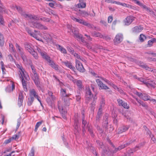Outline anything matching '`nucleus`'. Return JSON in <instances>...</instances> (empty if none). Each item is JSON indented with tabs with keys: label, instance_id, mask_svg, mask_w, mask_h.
Segmentation results:
<instances>
[{
	"label": "nucleus",
	"instance_id": "nucleus-39",
	"mask_svg": "<svg viewBox=\"0 0 156 156\" xmlns=\"http://www.w3.org/2000/svg\"><path fill=\"white\" fill-rule=\"evenodd\" d=\"M30 53L32 55L34 56V57L36 59H37L38 58V56L37 53L35 52L34 49H33L31 52H30Z\"/></svg>",
	"mask_w": 156,
	"mask_h": 156
},
{
	"label": "nucleus",
	"instance_id": "nucleus-31",
	"mask_svg": "<svg viewBox=\"0 0 156 156\" xmlns=\"http://www.w3.org/2000/svg\"><path fill=\"white\" fill-rule=\"evenodd\" d=\"M56 46L57 49L59 50L62 53L64 54L67 53L66 50L58 44H56Z\"/></svg>",
	"mask_w": 156,
	"mask_h": 156
},
{
	"label": "nucleus",
	"instance_id": "nucleus-9",
	"mask_svg": "<svg viewBox=\"0 0 156 156\" xmlns=\"http://www.w3.org/2000/svg\"><path fill=\"white\" fill-rule=\"evenodd\" d=\"M96 81L99 86L100 89L107 90L109 89V87L106 85L103 84L99 79H96Z\"/></svg>",
	"mask_w": 156,
	"mask_h": 156
},
{
	"label": "nucleus",
	"instance_id": "nucleus-14",
	"mask_svg": "<svg viewBox=\"0 0 156 156\" xmlns=\"http://www.w3.org/2000/svg\"><path fill=\"white\" fill-rule=\"evenodd\" d=\"M102 109H101V108H99L96 117L95 122L94 123H99L100 119L102 116Z\"/></svg>",
	"mask_w": 156,
	"mask_h": 156
},
{
	"label": "nucleus",
	"instance_id": "nucleus-34",
	"mask_svg": "<svg viewBox=\"0 0 156 156\" xmlns=\"http://www.w3.org/2000/svg\"><path fill=\"white\" fill-rule=\"evenodd\" d=\"M65 65L69 68L72 69L73 70L74 69V67H73L71 63L69 62L66 61L63 62Z\"/></svg>",
	"mask_w": 156,
	"mask_h": 156
},
{
	"label": "nucleus",
	"instance_id": "nucleus-41",
	"mask_svg": "<svg viewBox=\"0 0 156 156\" xmlns=\"http://www.w3.org/2000/svg\"><path fill=\"white\" fill-rule=\"evenodd\" d=\"M34 100V98H29L28 99L27 105L29 106H30L32 104Z\"/></svg>",
	"mask_w": 156,
	"mask_h": 156
},
{
	"label": "nucleus",
	"instance_id": "nucleus-29",
	"mask_svg": "<svg viewBox=\"0 0 156 156\" xmlns=\"http://www.w3.org/2000/svg\"><path fill=\"white\" fill-rule=\"evenodd\" d=\"M30 96V98H36L38 95L35 89H33L30 90L29 91Z\"/></svg>",
	"mask_w": 156,
	"mask_h": 156
},
{
	"label": "nucleus",
	"instance_id": "nucleus-62",
	"mask_svg": "<svg viewBox=\"0 0 156 156\" xmlns=\"http://www.w3.org/2000/svg\"><path fill=\"white\" fill-rule=\"evenodd\" d=\"M34 149L33 147H32L31 149V152L29 154V156H34Z\"/></svg>",
	"mask_w": 156,
	"mask_h": 156
},
{
	"label": "nucleus",
	"instance_id": "nucleus-49",
	"mask_svg": "<svg viewBox=\"0 0 156 156\" xmlns=\"http://www.w3.org/2000/svg\"><path fill=\"white\" fill-rule=\"evenodd\" d=\"M75 37L76 38L80 39L81 38H82V35L81 34H80L78 32H77L76 33H75L74 34Z\"/></svg>",
	"mask_w": 156,
	"mask_h": 156
},
{
	"label": "nucleus",
	"instance_id": "nucleus-18",
	"mask_svg": "<svg viewBox=\"0 0 156 156\" xmlns=\"http://www.w3.org/2000/svg\"><path fill=\"white\" fill-rule=\"evenodd\" d=\"M135 18L132 16L127 17L124 20L125 24L128 25H129L134 20Z\"/></svg>",
	"mask_w": 156,
	"mask_h": 156
},
{
	"label": "nucleus",
	"instance_id": "nucleus-43",
	"mask_svg": "<svg viewBox=\"0 0 156 156\" xmlns=\"http://www.w3.org/2000/svg\"><path fill=\"white\" fill-rule=\"evenodd\" d=\"M20 136V132L18 133L17 134H15L11 138L12 140H17L19 138Z\"/></svg>",
	"mask_w": 156,
	"mask_h": 156
},
{
	"label": "nucleus",
	"instance_id": "nucleus-42",
	"mask_svg": "<svg viewBox=\"0 0 156 156\" xmlns=\"http://www.w3.org/2000/svg\"><path fill=\"white\" fill-rule=\"evenodd\" d=\"M79 2L80 3L78 5L79 7L83 8L86 7V4L85 2Z\"/></svg>",
	"mask_w": 156,
	"mask_h": 156
},
{
	"label": "nucleus",
	"instance_id": "nucleus-33",
	"mask_svg": "<svg viewBox=\"0 0 156 156\" xmlns=\"http://www.w3.org/2000/svg\"><path fill=\"white\" fill-rule=\"evenodd\" d=\"M70 100H71V99L69 97L62 99L64 101L63 104L66 106H68L69 105Z\"/></svg>",
	"mask_w": 156,
	"mask_h": 156
},
{
	"label": "nucleus",
	"instance_id": "nucleus-17",
	"mask_svg": "<svg viewBox=\"0 0 156 156\" xmlns=\"http://www.w3.org/2000/svg\"><path fill=\"white\" fill-rule=\"evenodd\" d=\"M129 127L127 126H122L119 127L118 130V133L120 134L127 130Z\"/></svg>",
	"mask_w": 156,
	"mask_h": 156
},
{
	"label": "nucleus",
	"instance_id": "nucleus-11",
	"mask_svg": "<svg viewBox=\"0 0 156 156\" xmlns=\"http://www.w3.org/2000/svg\"><path fill=\"white\" fill-rule=\"evenodd\" d=\"M76 68L80 72H83L85 71V69L82 64L78 60H76Z\"/></svg>",
	"mask_w": 156,
	"mask_h": 156
},
{
	"label": "nucleus",
	"instance_id": "nucleus-25",
	"mask_svg": "<svg viewBox=\"0 0 156 156\" xmlns=\"http://www.w3.org/2000/svg\"><path fill=\"white\" fill-rule=\"evenodd\" d=\"M61 105V101H58V108L61 114H66L67 113V112L65 109H64L63 107H61L60 105Z\"/></svg>",
	"mask_w": 156,
	"mask_h": 156
},
{
	"label": "nucleus",
	"instance_id": "nucleus-64",
	"mask_svg": "<svg viewBox=\"0 0 156 156\" xmlns=\"http://www.w3.org/2000/svg\"><path fill=\"white\" fill-rule=\"evenodd\" d=\"M144 128H145V129L146 131H147V133L150 136L151 134H152L151 132V131L147 128V127L146 126H144Z\"/></svg>",
	"mask_w": 156,
	"mask_h": 156
},
{
	"label": "nucleus",
	"instance_id": "nucleus-44",
	"mask_svg": "<svg viewBox=\"0 0 156 156\" xmlns=\"http://www.w3.org/2000/svg\"><path fill=\"white\" fill-rule=\"evenodd\" d=\"M50 20L51 19L50 18L44 17H41L40 18V20H42L45 22H50Z\"/></svg>",
	"mask_w": 156,
	"mask_h": 156
},
{
	"label": "nucleus",
	"instance_id": "nucleus-7",
	"mask_svg": "<svg viewBox=\"0 0 156 156\" xmlns=\"http://www.w3.org/2000/svg\"><path fill=\"white\" fill-rule=\"evenodd\" d=\"M92 35L94 37H99L100 38L105 39H110V38L107 36L102 35L99 32L95 31H92L91 32Z\"/></svg>",
	"mask_w": 156,
	"mask_h": 156
},
{
	"label": "nucleus",
	"instance_id": "nucleus-21",
	"mask_svg": "<svg viewBox=\"0 0 156 156\" xmlns=\"http://www.w3.org/2000/svg\"><path fill=\"white\" fill-rule=\"evenodd\" d=\"M143 27L141 26H136L132 29V32L133 33H138L143 30Z\"/></svg>",
	"mask_w": 156,
	"mask_h": 156
},
{
	"label": "nucleus",
	"instance_id": "nucleus-40",
	"mask_svg": "<svg viewBox=\"0 0 156 156\" xmlns=\"http://www.w3.org/2000/svg\"><path fill=\"white\" fill-rule=\"evenodd\" d=\"M105 105V101L103 98H102L101 99L100 103V106L99 108H101L102 110V108L104 107Z\"/></svg>",
	"mask_w": 156,
	"mask_h": 156
},
{
	"label": "nucleus",
	"instance_id": "nucleus-54",
	"mask_svg": "<svg viewBox=\"0 0 156 156\" xmlns=\"http://www.w3.org/2000/svg\"><path fill=\"white\" fill-rule=\"evenodd\" d=\"M133 153L131 149L128 151L126 152V156H130Z\"/></svg>",
	"mask_w": 156,
	"mask_h": 156
},
{
	"label": "nucleus",
	"instance_id": "nucleus-45",
	"mask_svg": "<svg viewBox=\"0 0 156 156\" xmlns=\"http://www.w3.org/2000/svg\"><path fill=\"white\" fill-rule=\"evenodd\" d=\"M45 11L46 13H48V14L51 15V14H53L54 15H56L55 12L52 10L51 9H49V10H45Z\"/></svg>",
	"mask_w": 156,
	"mask_h": 156
},
{
	"label": "nucleus",
	"instance_id": "nucleus-50",
	"mask_svg": "<svg viewBox=\"0 0 156 156\" xmlns=\"http://www.w3.org/2000/svg\"><path fill=\"white\" fill-rule=\"evenodd\" d=\"M139 62L140 63L139 65H140V66L142 67L143 68H145L146 70H147L149 67L147 65L145 64H144L142 62H141L140 61Z\"/></svg>",
	"mask_w": 156,
	"mask_h": 156
},
{
	"label": "nucleus",
	"instance_id": "nucleus-52",
	"mask_svg": "<svg viewBox=\"0 0 156 156\" xmlns=\"http://www.w3.org/2000/svg\"><path fill=\"white\" fill-rule=\"evenodd\" d=\"M129 60L130 61L135 62V63L138 64L139 65L140 64V63L139 62H140L137 61L136 59H134L132 58H129Z\"/></svg>",
	"mask_w": 156,
	"mask_h": 156
},
{
	"label": "nucleus",
	"instance_id": "nucleus-24",
	"mask_svg": "<svg viewBox=\"0 0 156 156\" xmlns=\"http://www.w3.org/2000/svg\"><path fill=\"white\" fill-rule=\"evenodd\" d=\"M23 99V94L21 92H20L19 93V96L18 102V105L19 107H20L22 105Z\"/></svg>",
	"mask_w": 156,
	"mask_h": 156
},
{
	"label": "nucleus",
	"instance_id": "nucleus-55",
	"mask_svg": "<svg viewBox=\"0 0 156 156\" xmlns=\"http://www.w3.org/2000/svg\"><path fill=\"white\" fill-rule=\"evenodd\" d=\"M19 54L20 55L24 61L26 60V57L23 51L20 53Z\"/></svg>",
	"mask_w": 156,
	"mask_h": 156
},
{
	"label": "nucleus",
	"instance_id": "nucleus-37",
	"mask_svg": "<svg viewBox=\"0 0 156 156\" xmlns=\"http://www.w3.org/2000/svg\"><path fill=\"white\" fill-rule=\"evenodd\" d=\"M99 123H94V126L97 128V130L100 133H103V130L102 129L100 128L99 125Z\"/></svg>",
	"mask_w": 156,
	"mask_h": 156
},
{
	"label": "nucleus",
	"instance_id": "nucleus-36",
	"mask_svg": "<svg viewBox=\"0 0 156 156\" xmlns=\"http://www.w3.org/2000/svg\"><path fill=\"white\" fill-rule=\"evenodd\" d=\"M140 98L144 101H147L150 100V97L149 95L143 94Z\"/></svg>",
	"mask_w": 156,
	"mask_h": 156
},
{
	"label": "nucleus",
	"instance_id": "nucleus-4",
	"mask_svg": "<svg viewBox=\"0 0 156 156\" xmlns=\"http://www.w3.org/2000/svg\"><path fill=\"white\" fill-rule=\"evenodd\" d=\"M31 78L36 85L39 89H41V83L40 82L39 76L37 73L35 74H31Z\"/></svg>",
	"mask_w": 156,
	"mask_h": 156
},
{
	"label": "nucleus",
	"instance_id": "nucleus-20",
	"mask_svg": "<svg viewBox=\"0 0 156 156\" xmlns=\"http://www.w3.org/2000/svg\"><path fill=\"white\" fill-rule=\"evenodd\" d=\"M145 84L149 88L152 87L154 88L155 87V86L156 84V83H155L153 81L149 80L147 82L146 81L145 83Z\"/></svg>",
	"mask_w": 156,
	"mask_h": 156
},
{
	"label": "nucleus",
	"instance_id": "nucleus-48",
	"mask_svg": "<svg viewBox=\"0 0 156 156\" xmlns=\"http://www.w3.org/2000/svg\"><path fill=\"white\" fill-rule=\"evenodd\" d=\"M81 98V94L77 91V94L76 95V100L77 101H80Z\"/></svg>",
	"mask_w": 156,
	"mask_h": 156
},
{
	"label": "nucleus",
	"instance_id": "nucleus-60",
	"mask_svg": "<svg viewBox=\"0 0 156 156\" xmlns=\"http://www.w3.org/2000/svg\"><path fill=\"white\" fill-rule=\"evenodd\" d=\"M97 99V97L96 95H95L93 97V101L91 103L92 105L93 106L96 103L95 100Z\"/></svg>",
	"mask_w": 156,
	"mask_h": 156
},
{
	"label": "nucleus",
	"instance_id": "nucleus-6",
	"mask_svg": "<svg viewBox=\"0 0 156 156\" xmlns=\"http://www.w3.org/2000/svg\"><path fill=\"white\" fill-rule=\"evenodd\" d=\"M123 39V36L122 34L121 33L117 34L114 40V42L115 44L117 45L119 44L122 42Z\"/></svg>",
	"mask_w": 156,
	"mask_h": 156
},
{
	"label": "nucleus",
	"instance_id": "nucleus-23",
	"mask_svg": "<svg viewBox=\"0 0 156 156\" xmlns=\"http://www.w3.org/2000/svg\"><path fill=\"white\" fill-rule=\"evenodd\" d=\"M40 18L37 15H33L30 14H27L26 18L27 19H33L38 21L40 20Z\"/></svg>",
	"mask_w": 156,
	"mask_h": 156
},
{
	"label": "nucleus",
	"instance_id": "nucleus-35",
	"mask_svg": "<svg viewBox=\"0 0 156 156\" xmlns=\"http://www.w3.org/2000/svg\"><path fill=\"white\" fill-rule=\"evenodd\" d=\"M4 39L3 35L0 33V46L2 47L4 45Z\"/></svg>",
	"mask_w": 156,
	"mask_h": 156
},
{
	"label": "nucleus",
	"instance_id": "nucleus-12",
	"mask_svg": "<svg viewBox=\"0 0 156 156\" xmlns=\"http://www.w3.org/2000/svg\"><path fill=\"white\" fill-rule=\"evenodd\" d=\"M48 97L46 99V101L48 103L51 104L52 103L51 101H54L56 99V98L53 95V94L52 92H48Z\"/></svg>",
	"mask_w": 156,
	"mask_h": 156
},
{
	"label": "nucleus",
	"instance_id": "nucleus-2",
	"mask_svg": "<svg viewBox=\"0 0 156 156\" xmlns=\"http://www.w3.org/2000/svg\"><path fill=\"white\" fill-rule=\"evenodd\" d=\"M37 50L39 53L40 54L42 57L46 60L47 62L50 63L51 66L56 70H58V68L53 62H51L50 57L47 55V54L44 51H42L39 48L37 47Z\"/></svg>",
	"mask_w": 156,
	"mask_h": 156
},
{
	"label": "nucleus",
	"instance_id": "nucleus-61",
	"mask_svg": "<svg viewBox=\"0 0 156 156\" xmlns=\"http://www.w3.org/2000/svg\"><path fill=\"white\" fill-rule=\"evenodd\" d=\"M145 142H143L140 143L138 145L136 146V147H139V148L143 147L145 144Z\"/></svg>",
	"mask_w": 156,
	"mask_h": 156
},
{
	"label": "nucleus",
	"instance_id": "nucleus-3",
	"mask_svg": "<svg viewBox=\"0 0 156 156\" xmlns=\"http://www.w3.org/2000/svg\"><path fill=\"white\" fill-rule=\"evenodd\" d=\"M30 26L34 28L39 29L47 30L48 28L42 24L40 22L33 21L31 22Z\"/></svg>",
	"mask_w": 156,
	"mask_h": 156
},
{
	"label": "nucleus",
	"instance_id": "nucleus-59",
	"mask_svg": "<svg viewBox=\"0 0 156 156\" xmlns=\"http://www.w3.org/2000/svg\"><path fill=\"white\" fill-rule=\"evenodd\" d=\"M88 129V131L90 133L91 135L92 136H93L94 135L93 134V131L92 129L90 128V127L87 126Z\"/></svg>",
	"mask_w": 156,
	"mask_h": 156
},
{
	"label": "nucleus",
	"instance_id": "nucleus-15",
	"mask_svg": "<svg viewBox=\"0 0 156 156\" xmlns=\"http://www.w3.org/2000/svg\"><path fill=\"white\" fill-rule=\"evenodd\" d=\"M15 8H16L18 11L20 13L22 16H23L24 18H26L27 17V14L23 10L22 8L20 6L17 5H15Z\"/></svg>",
	"mask_w": 156,
	"mask_h": 156
},
{
	"label": "nucleus",
	"instance_id": "nucleus-19",
	"mask_svg": "<svg viewBox=\"0 0 156 156\" xmlns=\"http://www.w3.org/2000/svg\"><path fill=\"white\" fill-rule=\"evenodd\" d=\"M60 94L62 97V99L68 98L71 95L70 94H67L66 93V89L61 88L60 90Z\"/></svg>",
	"mask_w": 156,
	"mask_h": 156
},
{
	"label": "nucleus",
	"instance_id": "nucleus-27",
	"mask_svg": "<svg viewBox=\"0 0 156 156\" xmlns=\"http://www.w3.org/2000/svg\"><path fill=\"white\" fill-rule=\"evenodd\" d=\"M147 37H148V38L151 39L148 41L147 44V47H151L153 45L154 42H156V38H152L149 36H148Z\"/></svg>",
	"mask_w": 156,
	"mask_h": 156
},
{
	"label": "nucleus",
	"instance_id": "nucleus-13",
	"mask_svg": "<svg viewBox=\"0 0 156 156\" xmlns=\"http://www.w3.org/2000/svg\"><path fill=\"white\" fill-rule=\"evenodd\" d=\"M5 9L4 6L1 4L0 5V13L5 12ZM4 24V21L3 16L0 14V25H3Z\"/></svg>",
	"mask_w": 156,
	"mask_h": 156
},
{
	"label": "nucleus",
	"instance_id": "nucleus-22",
	"mask_svg": "<svg viewBox=\"0 0 156 156\" xmlns=\"http://www.w3.org/2000/svg\"><path fill=\"white\" fill-rule=\"evenodd\" d=\"M24 45L25 49L29 52H31L34 49L33 48V45L30 43L26 42L24 44Z\"/></svg>",
	"mask_w": 156,
	"mask_h": 156
},
{
	"label": "nucleus",
	"instance_id": "nucleus-10",
	"mask_svg": "<svg viewBox=\"0 0 156 156\" xmlns=\"http://www.w3.org/2000/svg\"><path fill=\"white\" fill-rule=\"evenodd\" d=\"M96 81L99 86L100 89L107 90L109 89V87L106 85L103 84L99 79H96Z\"/></svg>",
	"mask_w": 156,
	"mask_h": 156
},
{
	"label": "nucleus",
	"instance_id": "nucleus-26",
	"mask_svg": "<svg viewBox=\"0 0 156 156\" xmlns=\"http://www.w3.org/2000/svg\"><path fill=\"white\" fill-rule=\"evenodd\" d=\"M73 82L75 83L78 87L79 90H82L83 88L82 82L80 80H74Z\"/></svg>",
	"mask_w": 156,
	"mask_h": 156
},
{
	"label": "nucleus",
	"instance_id": "nucleus-56",
	"mask_svg": "<svg viewBox=\"0 0 156 156\" xmlns=\"http://www.w3.org/2000/svg\"><path fill=\"white\" fill-rule=\"evenodd\" d=\"M135 78L137 79L139 81L142 82L143 83L145 84V83L146 82V81H145L144 79L142 77L140 78H137L136 76Z\"/></svg>",
	"mask_w": 156,
	"mask_h": 156
},
{
	"label": "nucleus",
	"instance_id": "nucleus-30",
	"mask_svg": "<svg viewBox=\"0 0 156 156\" xmlns=\"http://www.w3.org/2000/svg\"><path fill=\"white\" fill-rule=\"evenodd\" d=\"M85 116L83 115V117L82 119V131L84 132L85 131V129L86 127V126L87 124V122L85 120Z\"/></svg>",
	"mask_w": 156,
	"mask_h": 156
},
{
	"label": "nucleus",
	"instance_id": "nucleus-38",
	"mask_svg": "<svg viewBox=\"0 0 156 156\" xmlns=\"http://www.w3.org/2000/svg\"><path fill=\"white\" fill-rule=\"evenodd\" d=\"M148 38V37H147V36L146 37L144 34H141L140 36L139 39L141 42H143L144 41L145 39Z\"/></svg>",
	"mask_w": 156,
	"mask_h": 156
},
{
	"label": "nucleus",
	"instance_id": "nucleus-32",
	"mask_svg": "<svg viewBox=\"0 0 156 156\" xmlns=\"http://www.w3.org/2000/svg\"><path fill=\"white\" fill-rule=\"evenodd\" d=\"M15 85L13 83L11 86L10 85L8 86L5 89V90L7 92H10L13 91L15 89Z\"/></svg>",
	"mask_w": 156,
	"mask_h": 156
},
{
	"label": "nucleus",
	"instance_id": "nucleus-16",
	"mask_svg": "<svg viewBox=\"0 0 156 156\" xmlns=\"http://www.w3.org/2000/svg\"><path fill=\"white\" fill-rule=\"evenodd\" d=\"M79 11L80 14L81 16L83 17H87L89 15L93 16H95V13L94 12L93 10V14H90V13L89 14L87 12L84 10H80Z\"/></svg>",
	"mask_w": 156,
	"mask_h": 156
},
{
	"label": "nucleus",
	"instance_id": "nucleus-8",
	"mask_svg": "<svg viewBox=\"0 0 156 156\" xmlns=\"http://www.w3.org/2000/svg\"><path fill=\"white\" fill-rule=\"evenodd\" d=\"M93 95L90 89L87 90L85 94V101L87 103H89L93 97Z\"/></svg>",
	"mask_w": 156,
	"mask_h": 156
},
{
	"label": "nucleus",
	"instance_id": "nucleus-58",
	"mask_svg": "<svg viewBox=\"0 0 156 156\" xmlns=\"http://www.w3.org/2000/svg\"><path fill=\"white\" fill-rule=\"evenodd\" d=\"M68 29H69L70 30H72V32L74 34L75 33L78 32L76 29L74 28L72 29L71 27L69 25L68 26Z\"/></svg>",
	"mask_w": 156,
	"mask_h": 156
},
{
	"label": "nucleus",
	"instance_id": "nucleus-63",
	"mask_svg": "<svg viewBox=\"0 0 156 156\" xmlns=\"http://www.w3.org/2000/svg\"><path fill=\"white\" fill-rule=\"evenodd\" d=\"M124 108L126 109H128L129 108V106L128 105L127 103L124 102V103L122 105Z\"/></svg>",
	"mask_w": 156,
	"mask_h": 156
},
{
	"label": "nucleus",
	"instance_id": "nucleus-57",
	"mask_svg": "<svg viewBox=\"0 0 156 156\" xmlns=\"http://www.w3.org/2000/svg\"><path fill=\"white\" fill-rule=\"evenodd\" d=\"M117 101L118 103V104L119 106H122L123 105V104L124 103L123 100L120 99H118L117 100Z\"/></svg>",
	"mask_w": 156,
	"mask_h": 156
},
{
	"label": "nucleus",
	"instance_id": "nucleus-47",
	"mask_svg": "<svg viewBox=\"0 0 156 156\" xmlns=\"http://www.w3.org/2000/svg\"><path fill=\"white\" fill-rule=\"evenodd\" d=\"M67 49L68 51L70 52V53L73 55V54L75 53L73 48L70 47H67Z\"/></svg>",
	"mask_w": 156,
	"mask_h": 156
},
{
	"label": "nucleus",
	"instance_id": "nucleus-28",
	"mask_svg": "<svg viewBox=\"0 0 156 156\" xmlns=\"http://www.w3.org/2000/svg\"><path fill=\"white\" fill-rule=\"evenodd\" d=\"M127 145H128L127 144H124L119 146L117 148L115 147V149L112 151V153H116L118 151H120L122 149L127 146Z\"/></svg>",
	"mask_w": 156,
	"mask_h": 156
},
{
	"label": "nucleus",
	"instance_id": "nucleus-1",
	"mask_svg": "<svg viewBox=\"0 0 156 156\" xmlns=\"http://www.w3.org/2000/svg\"><path fill=\"white\" fill-rule=\"evenodd\" d=\"M17 66L18 68H19L20 73V77L21 79L23 87L25 91H27V80H28L29 79L28 75L25 72L22 66H21L19 65Z\"/></svg>",
	"mask_w": 156,
	"mask_h": 156
},
{
	"label": "nucleus",
	"instance_id": "nucleus-53",
	"mask_svg": "<svg viewBox=\"0 0 156 156\" xmlns=\"http://www.w3.org/2000/svg\"><path fill=\"white\" fill-rule=\"evenodd\" d=\"M16 48L19 51V53H20L21 52H23L22 48L17 44H16Z\"/></svg>",
	"mask_w": 156,
	"mask_h": 156
},
{
	"label": "nucleus",
	"instance_id": "nucleus-51",
	"mask_svg": "<svg viewBox=\"0 0 156 156\" xmlns=\"http://www.w3.org/2000/svg\"><path fill=\"white\" fill-rule=\"evenodd\" d=\"M9 47L10 49L11 50V52L13 53L15 52V49L12 44L9 43Z\"/></svg>",
	"mask_w": 156,
	"mask_h": 156
},
{
	"label": "nucleus",
	"instance_id": "nucleus-46",
	"mask_svg": "<svg viewBox=\"0 0 156 156\" xmlns=\"http://www.w3.org/2000/svg\"><path fill=\"white\" fill-rule=\"evenodd\" d=\"M42 123V121H40L37 122L36 123L35 125V129H34V131L35 132H36L37 131L38 128L41 124Z\"/></svg>",
	"mask_w": 156,
	"mask_h": 156
},
{
	"label": "nucleus",
	"instance_id": "nucleus-5",
	"mask_svg": "<svg viewBox=\"0 0 156 156\" xmlns=\"http://www.w3.org/2000/svg\"><path fill=\"white\" fill-rule=\"evenodd\" d=\"M26 30L27 32L30 34V35L37 40H39V38L38 37V35L39 34L40 32L38 31L35 30L34 32H31V30L28 27H26Z\"/></svg>",
	"mask_w": 156,
	"mask_h": 156
}]
</instances>
